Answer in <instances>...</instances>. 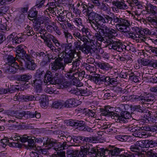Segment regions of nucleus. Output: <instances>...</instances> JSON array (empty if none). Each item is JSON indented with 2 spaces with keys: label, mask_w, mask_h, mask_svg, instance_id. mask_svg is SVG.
Returning a JSON list of instances; mask_svg holds the SVG:
<instances>
[{
  "label": "nucleus",
  "mask_w": 157,
  "mask_h": 157,
  "mask_svg": "<svg viewBox=\"0 0 157 157\" xmlns=\"http://www.w3.org/2000/svg\"><path fill=\"white\" fill-rule=\"evenodd\" d=\"M75 53L72 52H66L65 51L61 52L58 55V57L50 64L52 71L55 72L60 69L64 70L67 64L72 63L70 67L78 66L81 59L79 56H77V58L75 57Z\"/></svg>",
  "instance_id": "nucleus-1"
},
{
  "label": "nucleus",
  "mask_w": 157,
  "mask_h": 157,
  "mask_svg": "<svg viewBox=\"0 0 157 157\" xmlns=\"http://www.w3.org/2000/svg\"><path fill=\"white\" fill-rule=\"evenodd\" d=\"M80 151L68 149L66 154L68 157H104L110 154V150L101 148L99 150L95 148H80Z\"/></svg>",
  "instance_id": "nucleus-2"
},
{
  "label": "nucleus",
  "mask_w": 157,
  "mask_h": 157,
  "mask_svg": "<svg viewBox=\"0 0 157 157\" xmlns=\"http://www.w3.org/2000/svg\"><path fill=\"white\" fill-rule=\"evenodd\" d=\"M87 16L88 19L86 21L87 22L90 24L94 30H98L99 29V26H101L106 23L104 17L96 13L91 12Z\"/></svg>",
  "instance_id": "nucleus-3"
},
{
  "label": "nucleus",
  "mask_w": 157,
  "mask_h": 157,
  "mask_svg": "<svg viewBox=\"0 0 157 157\" xmlns=\"http://www.w3.org/2000/svg\"><path fill=\"white\" fill-rule=\"evenodd\" d=\"M26 48V46L24 45H19L16 48L17 61L20 63L22 67L24 66L25 64L33 60L30 55L26 53L25 50Z\"/></svg>",
  "instance_id": "nucleus-4"
},
{
  "label": "nucleus",
  "mask_w": 157,
  "mask_h": 157,
  "mask_svg": "<svg viewBox=\"0 0 157 157\" xmlns=\"http://www.w3.org/2000/svg\"><path fill=\"white\" fill-rule=\"evenodd\" d=\"M35 141L36 143H42L43 142V144L47 145L48 147H65L68 146L66 142L63 143H59L56 140L46 137L35 138Z\"/></svg>",
  "instance_id": "nucleus-5"
},
{
  "label": "nucleus",
  "mask_w": 157,
  "mask_h": 157,
  "mask_svg": "<svg viewBox=\"0 0 157 157\" xmlns=\"http://www.w3.org/2000/svg\"><path fill=\"white\" fill-rule=\"evenodd\" d=\"M103 33L108 41V43H110L111 40L114 39L115 37L117 35V31L115 29H113L107 26L104 25L102 29Z\"/></svg>",
  "instance_id": "nucleus-6"
},
{
  "label": "nucleus",
  "mask_w": 157,
  "mask_h": 157,
  "mask_svg": "<svg viewBox=\"0 0 157 157\" xmlns=\"http://www.w3.org/2000/svg\"><path fill=\"white\" fill-rule=\"evenodd\" d=\"M113 6L111 7L112 10L115 13L119 12V10H126L128 6L124 0H115L112 2Z\"/></svg>",
  "instance_id": "nucleus-7"
},
{
  "label": "nucleus",
  "mask_w": 157,
  "mask_h": 157,
  "mask_svg": "<svg viewBox=\"0 0 157 157\" xmlns=\"http://www.w3.org/2000/svg\"><path fill=\"white\" fill-rule=\"evenodd\" d=\"M110 43H108L109 44L110 49H113L119 52H124L125 50L128 51L127 47L122 44L120 40L115 41L113 40H111Z\"/></svg>",
  "instance_id": "nucleus-8"
},
{
  "label": "nucleus",
  "mask_w": 157,
  "mask_h": 157,
  "mask_svg": "<svg viewBox=\"0 0 157 157\" xmlns=\"http://www.w3.org/2000/svg\"><path fill=\"white\" fill-rule=\"evenodd\" d=\"M55 84L57 85L58 88L60 89L68 88L71 85V83L63 77H58L55 78Z\"/></svg>",
  "instance_id": "nucleus-9"
},
{
  "label": "nucleus",
  "mask_w": 157,
  "mask_h": 157,
  "mask_svg": "<svg viewBox=\"0 0 157 157\" xmlns=\"http://www.w3.org/2000/svg\"><path fill=\"white\" fill-rule=\"evenodd\" d=\"M131 114L126 111L121 112L120 115L117 113V116H116L115 120H117V121L121 123H126L128 122L129 119L131 118Z\"/></svg>",
  "instance_id": "nucleus-10"
},
{
  "label": "nucleus",
  "mask_w": 157,
  "mask_h": 157,
  "mask_svg": "<svg viewBox=\"0 0 157 157\" xmlns=\"http://www.w3.org/2000/svg\"><path fill=\"white\" fill-rule=\"evenodd\" d=\"M73 141L77 143L83 142H93L94 143H98L99 141L97 140V138L93 137H86L81 136H73Z\"/></svg>",
  "instance_id": "nucleus-11"
},
{
  "label": "nucleus",
  "mask_w": 157,
  "mask_h": 157,
  "mask_svg": "<svg viewBox=\"0 0 157 157\" xmlns=\"http://www.w3.org/2000/svg\"><path fill=\"white\" fill-rule=\"evenodd\" d=\"M113 108L109 106H105L104 109H101L100 111L101 112V114L103 116H111L112 119L116 118V116H117V113L113 112L112 111V109Z\"/></svg>",
  "instance_id": "nucleus-12"
},
{
  "label": "nucleus",
  "mask_w": 157,
  "mask_h": 157,
  "mask_svg": "<svg viewBox=\"0 0 157 157\" xmlns=\"http://www.w3.org/2000/svg\"><path fill=\"white\" fill-rule=\"evenodd\" d=\"M113 108L109 106H105L104 109H101L100 111L101 112V114L103 116H111L112 119L116 118V116H117V113L113 112L112 111V109Z\"/></svg>",
  "instance_id": "nucleus-13"
},
{
  "label": "nucleus",
  "mask_w": 157,
  "mask_h": 157,
  "mask_svg": "<svg viewBox=\"0 0 157 157\" xmlns=\"http://www.w3.org/2000/svg\"><path fill=\"white\" fill-rule=\"evenodd\" d=\"M58 77H53L52 72L47 71L45 73L44 79L43 84L44 85H46L47 83L49 82L50 84H55L56 80L55 78Z\"/></svg>",
  "instance_id": "nucleus-14"
},
{
  "label": "nucleus",
  "mask_w": 157,
  "mask_h": 157,
  "mask_svg": "<svg viewBox=\"0 0 157 157\" xmlns=\"http://www.w3.org/2000/svg\"><path fill=\"white\" fill-rule=\"evenodd\" d=\"M77 67H70L69 71L65 74V76L69 79L76 78L78 79V70L76 68Z\"/></svg>",
  "instance_id": "nucleus-15"
},
{
  "label": "nucleus",
  "mask_w": 157,
  "mask_h": 157,
  "mask_svg": "<svg viewBox=\"0 0 157 157\" xmlns=\"http://www.w3.org/2000/svg\"><path fill=\"white\" fill-rule=\"evenodd\" d=\"M70 125L77 126V129L81 131L85 130V126H86L85 122L82 121L71 120L69 121Z\"/></svg>",
  "instance_id": "nucleus-16"
},
{
  "label": "nucleus",
  "mask_w": 157,
  "mask_h": 157,
  "mask_svg": "<svg viewBox=\"0 0 157 157\" xmlns=\"http://www.w3.org/2000/svg\"><path fill=\"white\" fill-rule=\"evenodd\" d=\"M155 95L152 93H144L142 94V101L143 105L145 106V105L147 104L144 102H152L155 101Z\"/></svg>",
  "instance_id": "nucleus-17"
},
{
  "label": "nucleus",
  "mask_w": 157,
  "mask_h": 157,
  "mask_svg": "<svg viewBox=\"0 0 157 157\" xmlns=\"http://www.w3.org/2000/svg\"><path fill=\"white\" fill-rule=\"evenodd\" d=\"M145 8L147 12L153 15L157 16V6H154L150 3H147L146 4Z\"/></svg>",
  "instance_id": "nucleus-18"
},
{
  "label": "nucleus",
  "mask_w": 157,
  "mask_h": 157,
  "mask_svg": "<svg viewBox=\"0 0 157 157\" xmlns=\"http://www.w3.org/2000/svg\"><path fill=\"white\" fill-rule=\"evenodd\" d=\"M96 49L92 45L90 46L86 45V44H83L81 51L84 54H92L96 51Z\"/></svg>",
  "instance_id": "nucleus-19"
},
{
  "label": "nucleus",
  "mask_w": 157,
  "mask_h": 157,
  "mask_svg": "<svg viewBox=\"0 0 157 157\" xmlns=\"http://www.w3.org/2000/svg\"><path fill=\"white\" fill-rule=\"evenodd\" d=\"M101 27V26H99V29H98V30H95L96 32V33H95L94 35L95 39L97 41H99L101 43L102 42H103L104 43L106 42L108 44V41H107V40L106 39H105L106 37L105 35L104 34L103 36L101 34L100 32L99 31L100 30H102V29L100 28Z\"/></svg>",
  "instance_id": "nucleus-20"
},
{
  "label": "nucleus",
  "mask_w": 157,
  "mask_h": 157,
  "mask_svg": "<svg viewBox=\"0 0 157 157\" xmlns=\"http://www.w3.org/2000/svg\"><path fill=\"white\" fill-rule=\"evenodd\" d=\"M33 84L36 88V90L37 93H40L42 91L41 85L43 83V79L36 78L33 81Z\"/></svg>",
  "instance_id": "nucleus-21"
},
{
  "label": "nucleus",
  "mask_w": 157,
  "mask_h": 157,
  "mask_svg": "<svg viewBox=\"0 0 157 157\" xmlns=\"http://www.w3.org/2000/svg\"><path fill=\"white\" fill-rule=\"evenodd\" d=\"M29 139L27 142V144L22 143L21 145V146H24L25 147H28V146L29 147H41L40 146H37L36 144V142L35 141V137L34 136H29L28 137Z\"/></svg>",
  "instance_id": "nucleus-22"
},
{
  "label": "nucleus",
  "mask_w": 157,
  "mask_h": 157,
  "mask_svg": "<svg viewBox=\"0 0 157 157\" xmlns=\"http://www.w3.org/2000/svg\"><path fill=\"white\" fill-rule=\"evenodd\" d=\"M103 75L96 74L95 76H91L90 78V79L93 81L97 84L101 85L102 84L101 82L103 80Z\"/></svg>",
  "instance_id": "nucleus-23"
},
{
  "label": "nucleus",
  "mask_w": 157,
  "mask_h": 157,
  "mask_svg": "<svg viewBox=\"0 0 157 157\" xmlns=\"http://www.w3.org/2000/svg\"><path fill=\"white\" fill-rule=\"evenodd\" d=\"M141 37H144L146 36L154 35L157 36V30L154 32L150 30L147 28H142Z\"/></svg>",
  "instance_id": "nucleus-24"
},
{
  "label": "nucleus",
  "mask_w": 157,
  "mask_h": 157,
  "mask_svg": "<svg viewBox=\"0 0 157 157\" xmlns=\"http://www.w3.org/2000/svg\"><path fill=\"white\" fill-rule=\"evenodd\" d=\"M63 104L64 106L67 107H75L78 105L75 98L68 99L63 103Z\"/></svg>",
  "instance_id": "nucleus-25"
},
{
  "label": "nucleus",
  "mask_w": 157,
  "mask_h": 157,
  "mask_svg": "<svg viewBox=\"0 0 157 157\" xmlns=\"http://www.w3.org/2000/svg\"><path fill=\"white\" fill-rule=\"evenodd\" d=\"M31 78L32 76L30 75L23 74L16 75L15 79L18 81L27 82Z\"/></svg>",
  "instance_id": "nucleus-26"
},
{
  "label": "nucleus",
  "mask_w": 157,
  "mask_h": 157,
  "mask_svg": "<svg viewBox=\"0 0 157 157\" xmlns=\"http://www.w3.org/2000/svg\"><path fill=\"white\" fill-rule=\"evenodd\" d=\"M40 36L41 38L44 40V42H49L52 40L54 43L55 40H56V39L54 36L48 33H47L44 35H40Z\"/></svg>",
  "instance_id": "nucleus-27"
},
{
  "label": "nucleus",
  "mask_w": 157,
  "mask_h": 157,
  "mask_svg": "<svg viewBox=\"0 0 157 157\" xmlns=\"http://www.w3.org/2000/svg\"><path fill=\"white\" fill-rule=\"evenodd\" d=\"M130 23H129V25L126 24V25H118L117 28L118 31L121 32L128 33L130 30Z\"/></svg>",
  "instance_id": "nucleus-28"
},
{
  "label": "nucleus",
  "mask_w": 157,
  "mask_h": 157,
  "mask_svg": "<svg viewBox=\"0 0 157 157\" xmlns=\"http://www.w3.org/2000/svg\"><path fill=\"white\" fill-rule=\"evenodd\" d=\"M79 93V94L81 96L84 97H88L91 96L92 94V92L88 88H85V89H81L78 90Z\"/></svg>",
  "instance_id": "nucleus-29"
},
{
  "label": "nucleus",
  "mask_w": 157,
  "mask_h": 157,
  "mask_svg": "<svg viewBox=\"0 0 157 157\" xmlns=\"http://www.w3.org/2000/svg\"><path fill=\"white\" fill-rule=\"evenodd\" d=\"M128 3L130 4V6H134L135 8L138 9H142L143 6L141 4L140 2L138 0H129Z\"/></svg>",
  "instance_id": "nucleus-30"
},
{
  "label": "nucleus",
  "mask_w": 157,
  "mask_h": 157,
  "mask_svg": "<svg viewBox=\"0 0 157 157\" xmlns=\"http://www.w3.org/2000/svg\"><path fill=\"white\" fill-rule=\"evenodd\" d=\"M132 135L135 137L142 138H146L149 136L148 133L145 131H142L141 130L134 133Z\"/></svg>",
  "instance_id": "nucleus-31"
},
{
  "label": "nucleus",
  "mask_w": 157,
  "mask_h": 157,
  "mask_svg": "<svg viewBox=\"0 0 157 157\" xmlns=\"http://www.w3.org/2000/svg\"><path fill=\"white\" fill-rule=\"evenodd\" d=\"M82 27L80 30L81 32H82L83 35L86 36L89 40H90V39L91 38V35L90 30L88 28L84 25H82Z\"/></svg>",
  "instance_id": "nucleus-32"
},
{
  "label": "nucleus",
  "mask_w": 157,
  "mask_h": 157,
  "mask_svg": "<svg viewBox=\"0 0 157 157\" xmlns=\"http://www.w3.org/2000/svg\"><path fill=\"white\" fill-rule=\"evenodd\" d=\"M97 65L100 69L104 71H109L112 68L111 66L106 63H99Z\"/></svg>",
  "instance_id": "nucleus-33"
},
{
  "label": "nucleus",
  "mask_w": 157,
  "mask_h": 157,
  "mask_svg": "<svg viewBox=\"0 0 157 157\" xmlns=\"http://www.w3.org/2000/svg\"><path fill=\"white\" fill-rule=\"evenodd\" d=\"M51 148H43V149H38L37 148H34V149L35 151H32V153L38 155L39 154H41L44 155H46L48 154V150Z\"/></svg>",
  "instance_id": "nucleus-34"
},
{
  "label": "nucleus",
  "mask_w": 157,
  "mask_h": 157,
  "mask_svg": "<svg viewBox=\"0 0 157 157\" xmlns=\"http://www.w3.org/2000/svg\"><path fill=\"white\" fill-rule=\"evenodd\" d=\"M56 151L55 153H56V155H57L59 156H54L52 157H63L65 156V151H63V150L65 148H63V149H60V148H53Z\"/></svg>",
  "instance_id": "nucleus-35"
},
{
  "label": "nucleus",
  "mask_w": 157,
  "mask_h": 157,
  "mask_svg": "<svg viewBox=\"0 0 157 157\" xmlns=\"http://www.w3.org/2000/svg\"><path fill=\"white\" fill-rule=\"evenodd\" d=\"M130 75L129 76V80L132 82H138L141 79L140 78L136 76L133 72H130Z\"/></svg>",
  "instance_id": "nucleus-36"
},
{
  "label": "nucleus",
  "mask_w": 157,
  "mask_h": 157,
  "mask_svg": "<svg viewBox=\"0 0 157 157\" xmlns=\"http://www.w3.org/2000/svg\"><path fill=\"white\" fill-rule=\"evenodd\" d=\"M147 143L148 140H146L137 141L135 144V147H148V146H149L147 145ZM131 147H132V146Z\"/></svg>",
  "instance_id": "nucleus-37"
},
{
  "label": "nucleus",
  "mask_w": 157,
  "mask_h": 157,
  "mask_svg": "<svg viewBox=\"0 0 157 157\" xmlns=\"http://www.w3.org/2000/svg\"><path fill=\"white\" fill-rule=\"evenodd\" d=\"M19 68V66L17 63H15L13 65H9V68L7 69L8 72L15 73Z\"/></svg>",
  "instance_id": "nucleus-38"
},
{
  "label": "nucleus",
  "mask_w": 157,
  "mask_h": 157,
  "mask_svg": "<svg viewBox=\"0 0 157 157\" xmlns=\"http://www.w3.org/2000/svg\"><path fill=\"white\" fill-rule=\"evenodd\" d=\"M36 23L40 25L43 24L45 22H47L49 20L48 17H46L44 16H42L40 17H38L36 18Z\"/></svg>",
  "instance_id": "nucleus-39"
},
{
  "label": "nucleus",
  "mask_w": 157,
  "mask_h": 157,
  "mask_svg": "<svg viewBox=\"0 0 157 157\" xmlns=\"http://www.w3.org/2000/svg\"><path fill=\"white\" fill-rule=\"evenodd\" d=\"M130 149L131 151L135 152V154L136 155L138 156L141 155V157H143L144 156V153H147L144 150H141V151H140L139 148H130Z\"/></svg>",
  "instance_id": "nucleus-40"
},
{
  "label": "nucleus",
  "mask_w": 157,
  "mask_h": 157,
  "mask_svg": "<svg viewBox=\"0 0 157 157\" xmlns=\"http://www.w3.org/2000/svg\"><path fill=\"white\" fill-rule=\"evenodd\" d=\"M24 66L29 70H34L35 69L36 65L34 62V60H33L28 63L25 64Z\"/></svg>",
  "instance_id": "nucleus-41"
},
{
  "label": "nucleus",
  "mask_w": 157,
  "mask_h": 157,
  "mask_svg": "<svg viewBox=\"0 0 157 157\" xmlns=\"http://www.w3.org/2000/svg\"><path fill=\"white\" fill-rule=\"evenodd\" d=\"M146 20L152 24L155 27L157 28V16H155L153 17H147Z\"/></svg>",
  "instance_id": "nucleus-42"
},
{
  "label": "nucleus",
  "mask_w": 157,
  "mask_h": 157,
  "mask_svg": "<svg viewBox=\"0 0 157 157\" xmlns=\"http://www.w3.org/2000/svg\"><path fill=\"white\" fill-rule=\"evenodd\" d=\"M38 13V11H37L33 10H30L29 12L28 16V18L30 20L32 21L36 17Z\"/></svg>",
  "instance_id": "nucleus-43"
},
{
  "label": "nucleus",
  "mask_w": 157,
  "mask_h": 157,
  "mask_svg": "<svg viewBox=\"0 0 157 157\" xmlns=\"http://www.w3.org/2000/svg\"><path fill=\"white\" fill-rule=\"evenodd\" d=\"M45 74L44 71L42 69L39 68L36 71L35 76L36 78L43 79V75Z\"/></svg>",
  "instance_id": "nucleus-44"
},
{
  "label": "nucleus",
  "mask_w": 157,
  "mask_h": 157,
  "mask_svg": "<svg viewBox=\"0 0 157 157\" xmlns=\"http://www.w3.org/2000/svg\"><path fill=\"white\" fill-rule=\"evenodd\" d=\"M25 30L23 32L24 35H27L28 36H32L34 34V32L32 28L27 25L25 28Z\"/></svg>",
  "instance_id": "nucleus-45"
},
{
  "label": "nucleus",
  "mask_w": 157,
  "mask_h": 157,
  "mask_svg": "<svg viewBox=\"0 0 157 157\" xmlns=\"http://www.w3.org/2000/svg\"><path fill=\"white\" fill-rule=\"evenodd\" d=\"M77 87L72 86L71 84L70 86L68 87L67 90L71 94H75L76 95L78 94V93L79 92L78 90H80L77 88Z\"/></svg>",
  "instance_id": "nucleus-46"
},
{
  "label": "nucleus",
  "mask_w": 157,
  "mask_h": 157,
  "mask_svg": "<svg viewBox=\"0 0 157 157\" xmlns=\"http://www.w3.org/2000/svg\"><path fill=\"white\" fill-rule=\"evenodd\" d=\"M47 86L44 89V91L45 92L49 93V94H52L53 93H55L56 90L55 88H53V86H52V84L49 83L47 84Z\"/></svg>",
  "instance_id": "nucleus-47"
},
{
  "label": "nucleus",
  "mask_w": 157,
  "mask_h": 157,
  "mask_svg": "<svg viewBox=\"0 0 157 157\" xmlns=\"http://www.w3.org/2000/svg\"><path fill=\"white\" fill-rule=\"evenodd\" d=\"M6 58L8 61V63L9 65H13V64L15 63H17L16 62V60H17L16 56L15 58H14L12 55H9Z\"/></svg>",
  "instance_id": "nucleus-48"
},
{
  "label": "nucleus",
  "mask_w": 157,
  "mask_h": 157,
  "mask_svg": "<svg viewBox=\"0 0 157 157\" xmlns=\"http://www.w3.org/2000/svg\"><path fill=\"white\" fill-rule=\"evenodd\" d=\"M133 109L136 112L144 113L146 112V108L143 106H141L140 105L134 106L133 107Z\"/></svg>",
  "instance_id": "nucleus-49"
},
{
  "label": "nucleus",
  "mask_w": 157,
  "mask_h": 157,
  "mask_svg": "<svg viewBox=\"0 0 157 157\" xmlns=\"http://www.w3.org/2000/svg\"><path fill=\"white\" fill-rule=\"evenodd\" d=\"M40 105L42 108L46 107L48 103V98L45 96H43L40 101Z\"/></svg>",
  "instance_id": "nucleus-50"
},
{
  "label": "nucleus",
  "mask_w": 157,
  "mask_h": 157,
  "mask_svg": "<svg viewBox=\"0 0 157 157\" xmlns=\"http://www.w3.org/2000/svg\"><path fill=\"white\" fill-rule=\"evenodd\" d=\"M122 149L119 148H114V149L110 150V155L112 156H117L119 155Z\"/></svg>",
  "instance_id": "nucleus-51"
},
{
  "label": "nucleus",
  "mask_w": 157,
  "mask_h": 157,
  "mask_svg": "<svg viewBox=\"0 0 157 157\" xmlns=\"http://www.w3.org/2000/svg\"><path fill=\"white\" fill-rule=\"evenodd\" d=\"M45 1V0H37L36 5L34 6L35 8H37V10L42 8L44 7V4Z\"/></svg>",
  "instance_id": "nucleus-52"
},
{
  "label": "nucleus",
  "mask_w": 157,
  "mask_h": 157,
  "mask_svg": "<svg viewBox=\"0 0 157 157\" xmlns=\"http://www.w3.org/2000/svg\"><path fill=\"white\" fill-rule=\"evenodd\" d=\"M151 61L149 60L145 59H142L138 61V63L139 65H140L141 67L142 65L144 66H147L149 65L150 66V63Z\"/></svg>",
  "instance_id": "nucleus-53"
},
{
  "label": "nucleus",
  "mask_w": 157,
  "mask_h": 157,
  "mask_svg": "<svg viewBox=\"0 0 157 157\" xmlns=\"http://www.w3.org/2000/svg\"><path fill=\"white\" fill-rule=\"evenodd\" d=\"M142 28H140L137 27H134L132 28L133 33L135 34V35H138V36H142Z\"/></svg>",
  "instance_id": "nucleus-54"
},
{
  "label": "nucleus",
  "mask_w": 157,
  "mask_h": 157,
  "mask_svg": "<svg viewBox=\"0 0 157 157\" xmlns=\"http://www.w3.org/2000/svg\"><path fill=\"white\" fill-rule=\"evenodd\" d=\"M63 105H64L63 103L60 101H55L52 103V106L55 109L61 108Z\"/></svg>",
  "instance_id": "nucleus-55"
},
{
  "label": "nucleus",
  "mask_w": 157,
  "mask_h": 157,
  "mask_svg": "<svg viewBox=\"0 0 157 157\" xmlns=\"http://www.w3.org/2000/svg\"><path fill=\"white\" fill-rule=\"evenodd\" d=\"M83 45V44H82V42L79 40H75L74 43V45L75 48L78 50L81 51Z\"/></svg>",
  "instance_id": "nucleus-56"
},
{
  "label": "nucleus",
  "mask_w": 157,
  "mask_h": 157,
  "mask_svg": "<svg viewBox=\"0 0 157 157\" xmlns=\"http://www.w3.org/2000/svg\"><path fill=\"white\" fill-rule=\"evenodd\" d=\"M29 8V4H26L22 7L19 8V10L21 13L24 14L27 12Z\"/></svg>",
  "instance_id": "nucleus-57"
},
{
  "label": "nucleus",
  "mask_w": 157,
  "mask_h": 157,
  "mask_svg": "<svg viewBox=\"0 0 157 157\" xmlns=\"http://www.w3.org/2000/svg\"><path fill=\"white\" fill-rule=\"evenodd\" d=\"M46 53H47V51L45 52L41 51L37 52V54H38L37 59L39 60L46 58V54H47Z\"/></svg>",
  "instance_id": "nucleus-58"
},
{
  "label": "nucleus",
  "mask_w": 157,
  "mask_h": 157,
  "mask_svg": "<svg viewBox=\"0 0 157 157\" xmlns=\"http://www.w3.org/2000/svg\"><path fill=\"white\" fill-rule=\"evenodd\" d=\"M121 18V17H118L117 16H115L114 15L113 16L112 24L113 25H115V24L116 23V28L118 26V25H119Z\"/></svg>",
  "instance_id": "nucleus-59"
},
{
  "label": "nucleus",
  "mask_w": 157,
  "mask_h": 157,
  "mask_svg": "<svg viewBox=\"0 0 157 157\" xmlns=\"http://www.w3.org/2000/svg\"><path fill=\"white\" fill-rule=\"evenodd\" d=\"M70 79L72 80L71 82L73 85L72 86L77 87H80L82 85V84L80 83L81 82L80 81V80L78 79L75 78Z\"/></svg>",
  "instance_id": "nucleus-60"
},
{
  "label": "nucleus",
  "mask_w": 157,
  "mask_h": 157,
  "mask_svg": "<svg viewBox=\"0 0 157 157\" xmlns=\"http://www.w3.org/2000/svg\"><path fill=\"white\" fill-rule=\"evenodd\" d=\"M130 72H121L120 75L121 78L125 79L126 80H128V78H129V76H130Z\"/></svg>",
  "instance_id": "nucleus-61"
},
{
  "label": "nucleus",
  "mask_w": 157,
  "mask_h": 157,
  "mask_svg": "<svg viewBox=\"0 0 157 157\" xmlns=\"http://www.w3.org/2000/svg\"><path fill=\"white\" fill-rule=\"evenodd\" d=\"M56 20L57 21V22L58 23L59 22H60L62 23H65V20L64 19L65 17L64 15L58 14L56 15Z\"/></svg>",
  "instance_id": "nucleus-62"
},
{
  "label": "nucleus",
  "mask_w": 157,
  "mask_h": 157,
  "mask_svg": "<svg viewBox=\"0 0 157 157\" xmlns=\"http://www.w3.org/2000/svg\"><path fill=\"white\" fill-rule=\"evenodd\" d=\"M85 66L86 69L91 72H94L95 67L93 66L88 64L87 63H86Z\"/></svg>",
  "instance_id": "nucleus-63"
},
{
  "label": "nucleus",
  "mask_w": 157,
  "mask_h": 157,
  "mask_svg": "<svg viewBox=\"0 0 157 157\" xmlns=\"http://www.w3.org/2000/svg\"><path fill=\"white\" fill-rule=\"evenodd\" d=\"M116 138L121 141H126L128 140V137L125 135H117L115 137Z\"/></svg>",
  "instance_id": "nucleus-64"
}]
</instances>
